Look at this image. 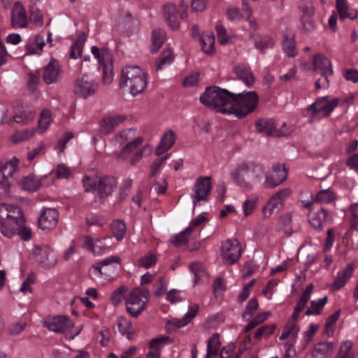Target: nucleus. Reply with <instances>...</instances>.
<instances>
[{"mask_svg":"<svg viewBox=\"0 0 358 358\" xmlns=\"http://www.w3.org/2000/svg\"><path fill=\"white\" fill-rule=\"evenodd\" d=\"M211 189V177L198 178L193 187V193L191 194L194 204L196 205L201 201H207Z\"/></svg>","mask_w":358,"mask_h":358,"instance_id":"nucleus-13","label":"nucleus"},{"mask_svg":"<svg viewBox=\"0 0 358 358\" xmlns=\"http://www.w3.org/2000/svg\"><path fill=\"white\" fill-rule=\"evenodd\" d=\"M110 229L117 241H120L124 238L126 233V225L122 221L114 220L110 224Z\"/></svg>","mask_w":358,"mask_h":358,"instance_id":"nucleus-42","label":"nucleus"},{"mask_svg":"<svg viewBox=\"0 0 358 358\" xmlns=\"http://www.w3.org/2000/svg\"><path fill=\"white\" fill-rule=\"evenodd\" d=\"M282 47L287 56L294 57L296 55L294 43V34L292 31L287 29L284 31Z\"/></svg>","mask_w":358,"mask_h":358,"instance_id":"nucleus-29","label":"nucleus"},{"mask_svg":"<svg viewBox=\"0 0 358 358\" xmlns=\"http://www.w3.org/2000/svg\"><path fill=\"white\" fill-rule=\"evenodd\" d=\"M149 299L150 292L148 289H134L126 299L127 312L132 317H138L145 309Z\"/></svg>","mask_w":358,"mask_h":358,"instance_id":"nucleus-7","label":"nucleus"},{"mask_svg":"<svg viewBox=\"0 0 358 358\" xmlns=\"http://www.w3.org/2000/svg\"><path fill=\"white\" fill-rule=\"evenodd\" d=\"M34 134V130L24 129L23 131H17L12 136V141L15 143H20L28 140Z\"/></svg>","mask_w":358,"mask_h":358,"instance_id":"nucleus-55","label":"nucleus"},{"mask_svg":"<svg viewBox=\"0 0 358 358\" xmlns=\"http://www.w3.org/2000/svg\"><path fill=\"white\" fill-rule=\"evenodd\" d=\"M271 313L269 312H264L257 314L249 323L245 326L244 331L245 332H249L250 330L254 329L257 325L264 322L269 316Z\"/></svg>","mask_w":358,"mask_h":358,"instance_id":"nucleus-48","label":"nucleus"},{"mask_svg":"<svg viewBox=\"0 0 358 358\" xmlns=\"http://www.w3.org/2000/svg\"><path fill=\"white\" fill-rule=\"evenodd\" d=\"M192 227H188L184 231L173 236L171 239V241L176 246L182 245L188 241L189 236L192 234Z\"/></svg>","mask_w":358,"mask_h":358,"instance_id":"nucleus-43","label":"nucleus"},{"mask_svg":"<svg viewBox=\"0 0 358 358\" xmlns=\"http://www.w3.org/2000/svg\"><path fill=\"white\" fill-rule=\"evenodd\" d=\"M264 176V166L253 162H242L236 165L231 173L234 182L241 187L251 189Z\"/></svg>","mask_w":358,"mask_h":358,"instance_id":"nucleus-2","label":"nucleus"},{"mask_svg":"<svg viewBox=\"0 0 358 358\" xmlns=\"http://www.w3.org/2000/svg\"><path fill=\"white\" fill-rule=\"evenodd\" d=\"M166 40V33L162 29H155L152 32L151 51L155 52L159 50Z\"/></svg>","mask_w":358,"mask_h":358,"instance_id":"nucleus-37","label":"nucleus"},{"mask_svg":"<svg viewBox=\"0 0 358 358\" xmlns=\"http://www.w3.org/2000/svg\"><path fill=\"white\" fill-rule=\"evenodd\" d=\"M338 104L337 98L329 100L327 96H324L309 106L308 110L311 112L312 119H320L329 116Z\"/></svg>","mask_w":358,"mask_h":358,"instance_id":"nucleus-10","label":"nucleus"},{"mask_svg":"<svg viewBox=\"0 0 358 358\" xmlns=\"http://www.w3.org/2000/svg\"><path fill=\"white\" fill-rule=\"evenodd\" d=\"M83 184L86 192L96 190L100 202L103 203L117 188V182L113 176H106L100 178L96 171L92 170L84 176Z\"/></svg>","mask_w":358,"mask_h":358,"instance_id":"nucleus-4","label":"nucleus"},{"mask_svg":"<svg viewBox=\"0 0 358 358\" xmlns=\"http://www.w3.org/2000/svg\"><path fill=\"white\" fill-rule=\"evenodd\" d=\"M18 159L13 157L10 161L0 163V174L2 178L8 180L17 170Z\"/></svg>","mask_w":358,"mask_h":358,"instance_id":"nucleus-30","label":"nucleus"},{"mask_svg":"<svg viewBox=\"0 0 358 358\" xmlns=\"http://www.w3.org/2000/svg\"><path fill=\"white\" fill-rule=\"evenodd\" d=\"M336 8L342 20L346 18L353 20L358 16V12L356 10L349 8L347 0H336Z\"/></svg>","mask_w":358,"mask_h":358,"instance_id":"nucleus-31","label":"nucleus"},{"mask_svg":"<svg viewBox=\"0 0 358 358\" xmlns=\"http://www.w3.org/2000/svg\"><path fill=\"white\" fill-rule=\"evenodd\" d=\"M273 45V40L268 36L258 37L255 40V46L262 52Z\"/></svg>","mask_w":358,"mask_h":358,"instance_id":"nucleus-50","label":"nucleus"},{"mask_svg":"<svg viewBox=\"0 0 358 358\" xmlns=\"http://www.w3.org/2000/svg\"><path fill=\"white\" fill-rule=\"evenodd\" d=\"M189 322V318L186 315L180 319L173 318L170 320L166 323V328L169 331H173L174 328H180L187 325Z\"/></svg>","mask_w":358,"mask_h":358,"instance_id":"nucleus-53","label":"nucleus"},{"mask_svg":"<svg viewBox=\"0 0 358 358\" xmlns=\"http://www.w3.org/2000/svg\"><path fill=\"white\" fill-rule=\"evenodd\" d=\"M120 258L118 256L112 255V256L108 257L103 259L102 261L96 263V264H94L93 266V268L96 271H98L101 275H105L107 277H110V275L106 272L102 271V268L104 266H109L114 263L120 264Z\"/></svg>","mask_w":358,"mask_h":358,"instance_id":"nucleus-39","label":"nucleus"},{"mask_svg":"<svg viewBox=\"0 0 358 358\" xmlns=\"http://www.w3.org/2000/svg\"><path fill=\"white\" fill-rule=\"evenodd\" d=\"M34 254L36 261L44 268H51L55 266L57 258L53 250L48 246H36Z\"/></svg>","mask_w":358,"mask_h":358,"instance_id":"nucleus-15","label":"nucleus"},{"mask_svg":"<svg viewBox=\"0 0 358 358\" xmlns=\"http://www.w3.org/2000/svg\"><path fill=\"white\" fill-rule=\"evenodd\" d=\"M276 324H275L264 325L257 329L254 337L257 340H260L263 336H268L274 332Z\"/></svg>","mask_w":358,"mask_h":358,"instance_id":"nucleus-52","label":"nucleus"},{"mask_svg":"<svg viewBox=\"0 0 358 358\" xmlns=\"http://www.w3.org/2000/svg\"><path fill=\"white\" fill-rule=\"evenodd\" d=\"M173 61V55L171 49L164 50L156 62L157 70L162 69L164 66L170 64Z\"/></svg>","mask_w":358,"mask_h":358,"instance_id":"nucleus-46","label":"nucleus"},{"mask_svg":"<svg viewBox=\"0 0 358 358\" xmlns=\"http://www.w3.org/2000/svg\"><path fill=\"white\" fill-rule=\"evenodd\" d=\"M20 185L21 187L29 192H35L42 185V180L37 178L34 175H29L23 178Z\"/></svg>","mask_w":358,"mask_h":358,"instance_id":"nucleus-32","label":"nucleus"},{"mask_svg":"<svg viewBox=\"0 0 358 358\" xmlns=\"http://www.w3.org/2000/svg\"><path fill=\"white\" fill-rule=\"evenodd\" d=\"M28 24L25 9L20 1H16L12 9L11 24L13 28H23Z\"/></svg>","mask_w":358,"mask_h":358,"instance_id":"nucleus-21","label":"nucleus"},{"mask_svg":"<svg viewBox=\"0 0 358 358\" xmlns=\"http://www.w3.org/2000/svg\"><path fill=\"white\" fill-rule=\"evenodd\" d=\"M169 157V155H167L163 157L155 159L150 165V177H153L158 170L161 168L163 163Z\"/></svg>","mask_w":358,"mask_h":358,"instance_id":"nucleus-61","label":"nucleus"},{"mask_svg":"<svg viewBox=\"0 0 358 358\" xmlns=\"http://www.w3.org/2000/svg\"><path fill=\"white\" fill-rule=\"evenodd\" d=\"M92 53L102 69L103 82L109 84L113 80V57L107 48L100 50L96 46H92Z\"/></svg>","mask_w":358,"mask_h":358,"instance_id":"nucleus-8","label":"nucleus"},{"mask_svg":"<svg viewBox=\"0 0 358 358\" xmlns=\"http://www.w3.org/2000/svg\"><path fill=\"white\" fill-rule=\"evenodd\" d=\"M296 321L297 320H293L292 317H290L287 324L284 327L281 335L279 336L280 340H285L289 336L295 337L297 335L299 328L296 324Z\"/></svg>","mask_w":358,"mask_h":358,"instance_id":"nucleus-36","label":"nucleus"},{"mask_svg":"<svg viewBox=\"0 0 358 358\" xmlns=\"http://www.w3.org/2000/svg\"><path fill=\"white\" fill-rule=\"evenodd\" d=\"M258 306L259 303L257 299H250L242 313V318L245 320H249L257 310Z\"/></svg>","mask_w":358,"mask_h":358,"instance_id":"nucleus-49","label":"nucleus"},{"mask_svg":"<svg viewBox=\"0 0 358 358\" xmlns=\"http://www.w3.org/2000/svg\"><path fill=\"white\" fill-rule=\"evenodd\" d=\"M335 199L334 194L330 189H324L320 191L315 197V201L317 203H329Z\"/></svg>","mask_w":358,"mask_h":358,"instance_id":"nucleus-51","label":"nucleus"},{"mask_svg":"<svg viewBox=\"0 0 358 358\" xmlns=\"http://www.w3.org/2000/svg\"><path fill=\"white\" fill-rule=\"evenodd\" d=\"M217 38L220 44H226L229 41V36L226 29L221 24L216 26Z\"/></svg>","mask_w":358,"mask_h":358,"instance_id":"nucleus-63","label":"nucleus"},{"mask_svg":"<svg viewBox=\"0 0 358 358\" xmlns=\"http://www.w3.org/2000/svg\"><path fill=\"white\" fill-rule=\"evenodd\" d=\"M234 93L217 86L206 87L200 96V101L210 109L223 114L230 115V106Z\"/></svg>","mask_w":358,"mask_h":358,"instance_id":"nucleus-3","label":"nucleus"},{"mask_svg":"<svg viewBox=\"0 0 358 358\" xmlns=\"http://www.w3.org/2000/svg\"><path fill=\"white\" fill-rule=\"evenodd\" d=\"M328 298L327 296L318 300H313L310 302V306L305 312L306 316L320 315L324 306L327 303Z\"/></svg>","mask_w":358,"mask_h":358,"instance_id":"nucleus-34","label":"nucleus"},{"mask_svg":"<svg viewBox=\"0 0 358 358\" xmlns=\"http://www.w3.org/2000/svg\"><path fill=\"white\" fill-rule=\"evenodd\" d=\"M139 262L142 266L149 268L156 264L157 257L152 252H148L139 259Z\"/></svg>","mask_w":358,"mask_h":358,"instance_id":"nucleus-57","label":"nucleus"},{"mask_svg":"<svg viewBox=\"0 0 358 358\" xmlns=\"http://www.w3.org/2000/svg\"><path fill=\"white\" fill-rule=\"evenodd\" d=\"M352 346L353 343L351 341H344L335 358H355L354 352L352 350Z\"/></svg>","mask_w":358,"mask_h":358,"instance_id":"nucleus-44","label":"nucleus"},{"mask_svg":"<svg viewBox=\"0 0 358 358\" xmlns=\"http://www.w3.org/2000/svg\"><path fill=\"white\" fill-rule=\"evenodd\" d=\"M353 271V263L348 264L342 271H339L329 287L331 291L336 292L343 288L352 276Z\"/></svg>","mask_w":358,"mask_h":358,"instance_id":"nucleus-23","label":"nucleus"},{"mask_svg":"<svg viewBox=\"0 0 358 358\" xmlns=\"http://www.w3.org/2000/svg\"><path fill=\"white\" fill-rule=\"evenodd\" d=\"M302 16L300 20V27L306 33H310L315 29L313 16L315 13L312 5H304L301 7Z\"/></svg>","mask_w":358,"mask_h":358,"instance_id":"nucleus-22","label":"nucleus"},{"mask_svg":"<svg viewBox=\"0 0 358 358\" xmlns=\"http://www.w3.org/2000/svg\"><path fill=\"white\" fill-rule=\"evenodd\" d=\"M245 14L242 15L240 10L237 8H229L227 10V16L231 21H238L242 17L245 16L250 17L252 15V10L250 8H245L244 10Z\"/></svg>","mask_w":358,"mask_h":358,"instance_id":"nucleus-45","label":"nucleus"},{"mask_svg":"<svg viewBox=\"0 0 358 358\" xmlns=\"http://www.w3.org/2000/svg\"><path fill=\"white\" fill-rule=\"evenodd\" d=\"M199 42L204 52L207 54L213 52L215 43V37L213 33H207L202 35L199 38Z\"/></svg>","mask_w":358,"mask_h":358,"instance_id":"nucleus-38","label":"nucleus"},{"mask_svg":"<svg viewBox=\"0 0 358 358\" xmlns=\"http://www.w3.org/2000/svg\"><path fill=\"white\" fill-rule=\"evenodd\" d=\"M59 213L55 208H45L41 212L38 219V227L42 230L54 229L58 221Z\"/></svg>","mask_w":358,"mask_h":358,"instance_id":"nucleus-17","label":"nucleus"},{"mask_svg":"<svg viewBox=\"0 0 358 358\" xmlns=\"http://www.w3.org/2000/svg\"><path fill=\"white\" fill-rule=\"evenodd\" d=\"M314 71L324 76L323 83L329 85V77L333 75V68L330 60L322 54H317L313 59Z\"/></svg>","mask_w":358,"mask_h":358,"instance_id":"nucleus-20","label":"nucleus"},{"mask_svg":"<svg viewBox=\"0 0 358 358\" xmlns=\"http://www.w3.org/2000/svg\"><path fill=\"white\" fill-rule=\"evenodd\" d=\"M189 268L194 274L196 280H198L206 274L203 265L200 262H193L189 264Z\"/></svg>","mask_w":358,"mask_h":358,"instance_id":"nucleus-56","label":"nucleus"},{"mask_svg":"<svg viewBox=\"0 0 358 358\" xmlns=\"http://www.w3.org/2000/svg\"><path fill=\"white\" fill-rule=\"evenodd\" d=\"M255 127L258 132L266 136H285L291 134V129L287 131L278 130L275 122L271 119H259L255 122Z\"/></svg>","mask_w":358,"mask_h":358,"instance_id":"nucleus-16","label":"nucleus"},{"mask_svg":"<svg viewBox=\"0 0 358 358\" xmlns=\"http://www.w3.org/2000/svg\"><path fill=\"white\" fill-rule=\"evenodd\" d=\"M24 218L22 210L16 205L0 203V233L11 238L18 234L24 241L31 238V230L24 227Z\"/></svg>","mask_w":358,"mask_h":358,"instance_id":"nucleus-1","label":"nucleus"},{"mask_svg":"<svg viewBox=\"0 0 358 358\" xmlns=\"http://www.w3.org/2000/svg\"><path fill=\"white\" fill-rule=\"evenodd\" d=\"M233 71L235 74L248 86H252L255 83V77L250 68L245 64L234 65Z\"/></svg>","mask_w":358,"mask_h":358,"instance_id":"nucleus-25","label":"nucleus"},{"mask_svg":"<svg viewBox=\"0 0 358 358\" xmlns=\"http://www.w3.org/2000/svg\"><path fill=\"white\" fill-rule=\"evenodd\" d=\"M292 190L289 188L281 189L274 194L262 209L263 217L268 218L275 211L283 208L285 200L290 196Z\"/></svg>","mask_w":358,"mask_h":358,"instance_id":"nucleus-11","label":"nucleus"},{"mask_svg":"<svg viewBox=\"0 0 358 358\" xmlns=\"http://www.w3.org/2000/svg\"><path fill=\"white\" fill-rule=\"evenodd\" d=\"M334 352V344L332 342L324 341L315 345L312 352L313 358H329Z\"/></svg>","mask_w":358,"mask_h":358,"instance_id":"nucleus-26","label":"nucleus"},{"mask_svg":"<svg viewBox=\"0 0 358 358\" xmlns=\"http://www.w3.org/2000/svg\"><path fill=\"white\" fill-rule=\"evenodd\" d=\"M127 289L126 286H121L112 293L110 301L113 305L117 306L121 303L124 294Z\"/></svg>","mask_w":358,"mask_h":358,"instance_id":"nucleus-58","label":"nucleus"},{"mask_svg":"<svg viewBox=\"0 0 358 358\" xmlns=\"http://www.w3.org/2000/svg\"><path fill=\"white\" fill-rule=\"evenodd\" d=\"M314 285L313 284L308 285L305 290L303 292L299 301L294 307V312L292 315V319L293 320H297L299 313L306 306L308 301H309L311 294L313 291Z\"/></svg>","mask_w":358,"mask_h":358,"instance_id":"nucleus-27","label":"nucleus"},{"mask_svg":"<svg viewBox=\"0 0 358 358\" xmlns=\"http://www.w3.org/2000/svg\"><path fill=\"white\" fill-rule=\"evenodd\" d=\"M98 83L87 74L78 77L74 82L73 93L80 98L93 96L98 90Z\"/></svg>","mask_w":358,"mask_h":358,"instance_id":"nucleus-9","label":"nucleus"},{"mask_svg":"<svg viewBox=\"0 0 358 358\" xmlns=\"http://www.w3.org/2000/svg\"><path fill=\"white\" fill-rule=\"evenodd\" d=\"M29 12L31 20L37 24L41 25L43 23V17L41 12L38 9L35 8L34 6H31L29 7Z\"/></svg>","mask_w":358,"mask_h":358,"instance_id":"nucleus-64","label":"nucleus"},{"mask_svg":"<svg viewBox=\"0 0 358 358\" xmlns=\"http://www.w3.org/2000/svg\"><path fill=\"white\" fill-rule=\"evenodd\" d=\"M36 116V112L31 109L24 110L23 111L15 115L13 117V122L22 124H27L34 120Z\"/></svg>","mask_w":358,"mask_h":358,"instance_id":"nucleus-40","label":"nucleus"},{"mask_svg":"<svg viewBox=\"0 0 358 358\" xmlns=\"http://www.w3.org/2000/svg\"><path fill=\"white\" fill-rule=\"evenodd\" d=\"M176 141V134L173 131L169 130L165 132L161 138V141L156 148L155 154L160 156L168 151L174 144Z\"/></svg>","mask_w":358,"mask_h":358,"instance_id":"nucleus-28","label":"nucleus"},{"mask_svg":"<svg viewBox=\"0 0 358 358\" xmlns=\"http://www.w3.org/2000/svg\"><path fill=\"white\" fill-rule=\"evenodd\" d=\"M187 7L181 6L180 10L176 8V5L168 3L163 7L164 17L169 26L172 29H177L180 26V19L186 15Z\"/></svg>","mask_w":358,"mask_h":358,"instance_id":"nucleus-14","label":"nucleus"},{"mask_svg":"<svg viewBox=\"0 0 358 358\" xmlns=\"http://www.w3.org/2000/svg\"><path fill=\"white\" fill-rule=\"evenodd\" d=\"M119 331L122 336H125L128 339L132 336L131 322L124 317H120L117 322Z\"/></svg>","mask_w":358,"mask_h":358,"instance_id":"nucleus-41","label":"nucleus"},{"mask_svg":"<svg viewBox=\"0 0 358 358\" xmlns=\"http://www.w3.org/2000/svg\"><path fill=\"white\" fill-rule=\"evenodd\" d=\"M60 74L61 69L58 62L52 60L44 68L43 80L46 84L50 85L59 80Z\"/></svg>","mask_w":358,"mask_h":358,"instance_id":"nucleus-24","label":"nucleus"},{"mask_svg":"<svg viewBox=\"0 0 358 358\" xmlns=\"http://www.w3.org/2000/svg\"><path fill=\"white\" fill-rule=\"evenodd\" d=\"M52 122L51 113L49 110L44 109L41 111L38 120V130L44 132Z\"/></svg>","mask_w":358,"mask_h":358,"instance_id":"nucleus-47","label":"nucleus"},{"mask_svg":"<svg viewBox=\"0 0 358 358\" xmlns=\"http://www.w3.org/2000/svg\"><path fill=\"white\" fill-rule=\"evenodd\" d=\"M241 246L237 239H228L222 243L221 256L226 264L236 263L241 257Z\"/></svg>","mask_w":358,"mask_h":358,"instance_id":"nucleus-12","label":"nucleus"},{"mask_svg":"<svg viewBox=\"0 0 358 358\" xmlns=\"http://www.w3.org/2000/svg\"><path fill=\"white\" fill-rule=\"evenodd\" d=\"M327 211L324 208H322L320 210L315 213L313 217H310V224L317 230H321L322 229V224L327 220Z\"/></svg>","mask_w":358,"mask_h":358,"instance_id":"nucleus-35","label":"nucleus"},{"mask_svg":"<svg viewBox=\"0 0 358 358\" xmlns=\"http://www.w3.org/2000/svg\"><path fill=\"white\" fill-rule=\"evenodd\" d=\"M57 178H66L71 174L70 169L64 164H59L57 169L52 171Z\"/></svg>","mask_w":358,"mask_h":358,"instance_id":"nucleus-62","label":"nucleus"},{"mask_svg":"<svg viewBox=\"0 0 358 358\" xmlns=\"http://www.w3.org/2000/svg\"><path fill=\"white\" fill-rule=\"evenodd\" d=\"M258 103L259 96L254 91L234 93L233 101L230 106V115L238 119L244 118L255 110Z\"/></svg>","mask_w":358,"mask_h":358,"instance_id":"nucleus-6","label":"nucleus"},{"mask_svg":"<svg viewBox=\"0 0 358 358\" xmlns=\"http://www.w3.org/2000/svg\"><path fill=\"white\" fill-rule=\"evenodd\" d=\"M258 199L257 198L254 199H247L243 204V213L245 216L250 215L254 210L257 207V203Z\"/></svg>","mask_w":358,"mask_h":358,"instance_id":"nucleus-59","label":"nucleus"},{"mask_svg":"<svg viewBox=\"0 0 358 358\" xmlns=\"http://www.w3.org/2000/svg\"><path fill=\"white\" fill-rule=\"evenodd\" d=\"M148 85V74L138 66L122 69L120 80L121 88H125L132 96L142 93Z\"/></svg>","mask_w":358,"mask_h":358,"instance_id":"nucleus-5","label":"nucleus"},{"mask_svg":"<svg viewBox=\"0 0 358 358\" xmlns=\"http://www.w3.org/2000/svg\"><path fill=\"white\" fill-rule=\"evenodd\" d=\"M220 345L221 343L220 341V334L218 333H215L207 342L206 351L218 352Z\"/></svg>","mask_w":358,"mask_h":358,"instance_id":"nucleus-54","label":"nucleus"},{"mask_svg":"<svg viewBox=\"0 0 358 358\" xmlns=\"http://www.w3.org/2000/svg\"><path fill=\"white\" fill-rule=\"evenodd\" d=\"M44 327L50 331L60 333L73 327V323L66 316L57 315L55 317L48 318L43 322Z\"/></svg>","mask_w":358,"mask_h":358,"instance_id":"nucleus-18","label":"nucleus"},{"mask_svg":"<svg viewBox=\"0 0 358 358\" xmlns=\"http://www.w3.org/2000/svg\"><path fill=\"white\" fill-rule=\"evenodd\" d=\"M287 178V171L284 166L276 165L273 171L265 176L264 186L266 189H273L282 183Z\"/></svg>","mask_w":358,"mask_h":358,"instance_id":"nucleus-19","label":"nucleus"},{"mask_svg":"<svg viewBox=\"0 0 358 358\" xmlns=\"http://www.w3.org/2000/svg\"><path fill=\"white\" fill-rule=\"evenodd\" d=\"M143 138L137 137L134 140L126 144L117 155V157L122 160H125L129 155L139 147L143 143Z\"/></svg>","mask_w":358,"mask_h":358,"instance_id":"nucleus-33","label":"nucleus"},{"mask_svg":"<svg viewBox=\"0 0 358 358\" xmlns=\"http://www.w3.org/2000/svg\"><path fill=\"white\" fill-rule=\"evenodd\" d=\"M172 339L169 336H162L161 338H155L150 341L149 345L152 350H158V348L164 344L170 343Z\"/></svg>","mask_w":358,"mask_h":358,"instance_id":"nucleus-60","label":"nucleus"}]
</instances>
